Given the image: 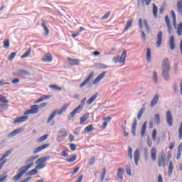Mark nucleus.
<instances>
[{"label": "nucleus", "mask_w": 182, "mask_h": 182, "mask_svg": "<svg viewBox=\"0 0 182 182\" xmlns=\"http://www.w3.org/2000/svg\"><path fill=\"white\" fill-rule=\"evenodd\" d=\"M36 159H38V156H31L28 159H27L26 161V164H28V163H31V164L20 168V173H18V174H16L13 177L14 181L16 182L19 181L21 179V177H22V176L25 174L28 171V170L31 168V167H33V162L32 161H33V160H36Z\"/></svg>", "instance_id": "obj_1"}, {"label": "nucleus", "mask_w": 182, "mask_h": 182, "mask_svg": "<svg viewBox=\"0 0 182 182\" xmlns=\"http://www.w3.org/2000/svg\"><path fill=\"white\" fill-rule=\"evenodd\" d=\"M162 75L166 79V80H168V77H170V61L168 58H164L162 62Z\"/></svg>", "instance_id": "obj_2"}, {"label": "nucleus", "mask_w": 182, "mask_h": 182, "mask_svg": "<svg viewBox=\"0 0 182 182\" xmlns=\"http://www.w3.org/2000/svg\"><path fill=\"white\" fill-rule=\"evenodd\" d=\"M86 100L87 98L85 97L84 99H82L80 102V104L76 107L75 108L72 112H70L69 114V115L68 116V120H72V119H73V117H75V115L77 113H80V112H82V110H83V107L85 106V104L86 103Z\"/></svg>", "instance_id": "obj_3"}, {"label": "nucleus", "mask_w": 182, "mask_h": 182, "mask_svg": "<svg viewBox=\"0 0 182 182\" xmlns=\"http://www.w3.org/2000/svg\"><path fill=\"white\" fill-rule=\"evenodd\" d=\"M68 107H69V104H65L60 108V109L53 112L50 116L48 117L47 123H50V122L53 120L56 114H58V116H60V114H63V113H65V112L68 110Z\"/></svg>", "instance_id": "obj_4"}, {"label": "nucleus", "mask_w": 182, "mask_h": 182, "mask_svg": "<svg viewBox=\"0 0 182 182\" xmlns=\"http://www.w3.org/2000/svg\"><path fill=\"white\" fill-rule=\"evenodd\" d=\"M50 156H49L39 158L36 161V168H38V170H42V168H45V167H46V161H48V160H50Z\"/></svg>", "instance_id": "obj_5"}, {"label": "nucleus", "mask_w": 182, "mask_h": 182, "mask_svg": "<svg viewBox=\"0 0 182 182\" xmlns=\"http://www.w3.org/2000/svg\"><path fill=\"white\" fill-rule=\"evenodd\" d=\"M127 57V52L124 50L121 55V56H117L113 58L114 63H121L123 66L126 63V58Z\"/></svg>", "instance_id": "obj_6"}, {"label": "nucleus", "mask_w": 182, "mask_h": 182, "mask_svg": "<svg viewBox=\"0 0 182 182\" xmlns=\"http://www.w3.org/2000/svg\"><path fill=\"white\" fill-rule=\"evenodd\" d=\"M39 112L38 105H31V109H28L23 112L24 116H28V114H36Z\"/></svg>", "instance_id": "obj_7"}, {"label": "nucleus", "mask_w": 182, "mask_h": 182, "mask_svg": "<svg viewBox=\"0 0 182 182\" xmlns=\"http://www.w3.org/2000/svg\"><path fill=\"white\" fill-rule=\"evenodd\" d=\"M93 76H95V72L92 71L88 77L80 85V87H83L86 86L87 83H89L92 79H93Z\"/></svg>", "instance_id": "obj_8"}, {"label": "nucleus", "mask_w": 182, "mask_h": 182, "mask_svg": "<svg viewBox=\"0 0 182 182\" xmlns=\"http://www.w3.org/2000/svg\"><path fill=\"white\" fill-rule=\"evenodd\" d=\"M158 166L159 167H166V156L161 155L158 158Z\"/></svg>", "instance_id": "obj_9"}, {"label": "nucleus", "mask_w": 182, "mask_h": 182, "mask_svg": "<svg viewBox=\"0 0 182 182\" xmlns=\"http://www.w3.org/2000/svg\"><path fill=\"white\" fill-rule=\"evenodd\" d=\"M163 42V32L159 31L156 36V46L157 48H160L161 46V43Z\"/></svg>", "instance_id": "obj_10"}, {"label": "nucleus", "mask_w": 182, "mask_h": 182, "mask_svg": "<svg viewBox=\"0 0 182 182\" xmlns=\"http://www.w3.org/2000/svg\"><path fill=\"white\" fill-rule=\"evenodd\" d=\"M166 122L170 127L173 126V115H171V111L170 110L166 112Z\"/></svg>", "instance_id": "obj_11"}, {"label": "nucleus", "mask_w": 182, "mask_h": 182, "mask_svg": "<svg viewBox=\"0 0 182 182\" xmlns=\"http://www.w3.org/2000/svg\"><path fill=\"white\" fill-rule=\"evenodd\" d=\"M29 119V117L28 116H21L19 117H17L14 122V124H16L18 123H23V122H26Z\"/></svg>", "instance_id": "obj_12"}, {"label": "nucleus", "mask_w": 182, "mask_h": 182, "mask_svg": "<svg viewBox=\"0 0 182 182\" xmlns=\"http://www.w3.org/2000/svg\"><path fill=\"white\" fill-rule=\"evenodd\" d=\"M50 145L49 144H45L41 145V146H38L37 148H36L33 153V154H36L37 153H39V151H42V150H45V149H48V147H49Z\"/></svg>", "instance_id": "obj_13"}, {"label": "nucleus", "mask_w": 182, "mask_h": 182, "mask_svg": "<svg viewBox=\"0 0 182 182\" xmlns=\"http://www.w3.org/2000/svg\"><path fill=\"white\" fill-rule=\"evenodd\" d=\"M52 55L50 53H47L42 58L43 62H46V63H49L52 62Z\"/></svg>", "instance_id": "obj_14"}, {"label": "nucleus", "mask_w": 182, "mask_h": 182, "mask_svg": "<svg viewBox=\"0 0 182 182\" xmlns=\"http://www.w3.org/2000/svg\"><path fill=\"white\" fill-rule=\"evenodd\" d=\"M134 157L136 166H139V160H140V151H139V149H136L134 152Z\"/></svg>", "instance_id": "obj_15"}, {"label": "nucleus", "mask_w": 182, "mask_h": 182, "mask_svg": "<svg viewBox=\"0 0 182 182\" xmlns=\"http://www.w3.org/2000/svg\"><path fill=\"white\" fill-rule=\"evenodd\" d=\"M151 159L152 161L157 160V149L155 147L151 149Z\"/></svg>", "instance_id": "obj_16"}, {"label": "nucleus", "mask_w": 182, "mask_h": 182, "mask_svg": "<svg viewBox=\"0 0 182 182\" xmlns=\"http://www.w3.org/2000/svg\"><path fill=\"white\" fill-rule=\"evenodd\" d=\"M106 76V72H103L101 74H100L96 79L93 81V85H97Z\"/></svg>", "instance_id": "obj_17"}, {"label": "nucleus", "mask_w": 182, "mask_h": 182, "mask_svg": "<svg viewBox=\"0 0 182 182\" xmlns=\"http://www.w3.org/2000/svg\"><path fill=\"white\" fill-rule=\"evenodd\" d=\"M23 132V129L22 128H18L13 132H11L10 134H8V137H14V136H16V134H19V133H22Z\"/></svg>", "instance_id": "obj_18"}, {"label": "nucleus", "mask_w": 182, "mask_h": 182, "mask_svg": "<svg viewBox=\"0 0 182 182\" xmlns=\"http://www.w3.org/2000/svg\"><path fill=\"white\" fill-rule=\"evenodd\" d=\"M159 99H160V95H155L153 100L151 102L150 106L151 107H154L157 103H159Z\"/></svg>", "instance_id": "obj_19"}, {"label": "nucleus", "mask_w": 182, "mask_h": 182, "mask_svg": "<svg viewBox=\"0 0 182 182\" xmlns=\"http://www.w3.org/2000/svg\"><path fill=\"white\" fill-rule=\"evenodd\" d=\"M132 26H133V18H131L127 21L125 28L123 31V33H124V32H127V31L129 30L130 28H132Z\"/></svg>", "instance_id": "obj_20"}, {"label": "nucleus", "mask_w": 182, "mask_h": 182, "mask_svg": "<svg viewBox=\"0 0 182 182\" xmlns=\"http://www.w3.org/2000/svg\"><path fill=\"white\" fill-rule=\"evenodd\" d=\"M68 60L69 62V64L71 65V66L80 65V60L77 59H72L70 58H68Z\"/></svg>", "instance_id": "obj_21"}, {"label": "nucleus", "mask_w": 182, "mask_h": 182, "mask_svg": "<svg viewBox=\"0 0 182 182\" xmlns=\"http://www.w3.org/2000/svg\"><path fill=\"white\" fill-rule=\"evenodd\" d=\"M165 22L168 28V32L169 35H171V26L170 24V18H168V16H165Z\"/></svg>", "instance_id": "obj_22"}, {"label": "nucleus", "mask_w": 182, "mask_h": 182, "mask_svg": "<svg viewBox=\"0 0 182 182\" xmlns=\"http://www.w3.org/2000/svg\"><path fill=\"white\" fill-rule=\"evenodd\" d=\"M50 95H43L42 97L34 102V105H38V103H41V102H43V100H48V99H50Z\"/></svg>", "instance_id": "obj_23"}, {"label": "nucleus", "mask_w": 182, "mask_h": 182, "mask_svg": "<svg viewBox=\"0 0 182 182\" xmlns=\"http://www.w3.org/2000/svg\"><path fill=\"white\" fill-rule=\"evenodd\" d=\"M176 9L179 15H182V0H178L176 4Z\"/></svg>", "instance_id": "obj_24"}, {"label": "nucleus", "mask_w": 182, "mask_h": 182, "mask_svg": "<svg viewBox=\"0 0 182 182\" xmlns=\"http://www.w3.org/2000/svg\"><path fill=\"white\" fill-rule=\"evenodd\" d=\"M169 46L171 50H174L176 48V44L174 43V36H171L169 39Z\"/></svg>", "instance_id": "obj_25"}, {"label": "nucleus", "mask_w": 182, "mask_h": 182, "mask_svg": "<svg viewBox=\"0 0 182 182\" xmlns=\"http://www.w3.org/2000/svg\"><path fill=\"white\" fill-rule=\"evenodd\" d=\"M41 26L43 28L45 31V36H48L49 35V28L46 26V21L45 20L42 21Z\"/></svg>", "instance_id": "obj_26"}, {"label": "nucleus", "mask_w": 182, "mask_h": 182, "mask_svg": "<svg viewBox=\"0 0 182 182\" xmlns=\"http://www.w3.org/2000/svg\"><path fill=\"white\" fill-rule=\"evenodd\" d=\"M146 129H147V121H145L142 125L141 131V136L144 137L146 136Z\"/></svg>", "instance_id": "obj_27"}, {"label": "nucleus", "mask_w": 182, "mask_h": 182, "mask_svg": "<svg viewBox=\"0 0 182 182\" xmlns=\"http://www.w3.org/2000/svg\"><path fill=\"white\" fill-rule=\"evenodd\" d=\"M17 75L20 76H29L31 74L26 70H18Z\"/></svg>", "instance_id": "obj_28"}, {"label": "nucleus", "mask_w": 182, "mask_h": 182, "mask_svg": "<svg viewBox=\"0 0 182 182\" xmlns=\"http://www.w3.org/2000/svg\"><path fill=\"white\" fill-rule=\"evenodd\" d=\"M137 126V119H134L133 120L132 127V133L133 136H136V127Z\"/></svg>", "instance_id": "obj_29"}, {"label": "nucleus", "mask_w": 182, "mask_h": 182, "mask_svg": "<svg viewBox=\"0 0 182 182\" xmlns=\"http://www.w3.org/2000/svg\"><path fill=\"white\" fill-rule=\"evenodd\" d=\"M123 171H124V169L123 168H118V171H117V177L119 178V180L123 181Z\"/></svg>", "instance_id": "obj_30"}, {"label": "nucleus", "mask_w": 182, "mask_h": 182, "mask_svg": "<svg viewBox=\"0 0 182 182\" xmlns=\"http://www.w3.org/2000/svg\"><path fill=\"white\" fill-rule=\"evenodd\" d=\"M97 94H95L91 97L87 101V105H92L93 102H95L97 99Z\"/></svg>", "instance_id": "obj_31"}, {"label": "nucleus", "mask_w": 182, "mask_h": 182, "mask_svg": "<svg viewBox=\"0 0 182 182\" xmlns=\"http://www.w3.org/2000/svg\"><path fill=\"white\" fill-rule=\"evenodd\" d=\"M95 128L93 127V124H90L87 126L85 129H84V132L85 133H91V132H93V129Z\"/></svg>", "instance_id": "obj_32"}, {"label": "nucleus", "mask_w": 182, "mask_h": 182, "mask_svg": "<svg viewBox=\"0 0 182 182\" xmlns=\"http://www.w3.org/2000/svg\"><path fill=\"white\" fill-rule=\"evenodd\" d=\"M89 119V114H85L82 117H80V124H83L86 120Z\"/></svg>", "instance_id": "obj_33"}, {"label": "nucleus", "mask_w": 182, "mask_h": 182, "mask_svg": "<svg viewBox=\"0 0 182 182\" xmlns=\"http://www.w3.org/2000/svg\"><path fill=\"white\" fill-rule=\"evenodd\" d=\"M152 6H153V9H152L153 15L154 18H157V13L159 12V9L157 8V6H156V4H152Z\"/></svg>", "instance_id": "obj_34"}, {"label": "nucleus", "mask_w": 182, "mask_h": 182, "mask_svg": "<svg viewBox=\"0 0 182 182\" xmlns=\"http://www.w3.org/2000/svg\"><path fill=\"white\" fill-rule=\"evenodd\" d=\"M6 110H8V103L0 104V113H2V112H5Z\"/></svg>", "instance_id": "obj_35"}, {"label": "nucleus", "mask_w": 182, "mask_h": 182, "mask_svg": "<svg viewBox=\"0 0 182 182\" xmlns=\"http://www.w3.org/2000/svg\"><path fill=\"white\" fill-rule=\"evenodd\" d=\"M58 134H60V137H66V136H68V132L65 129H60Z\"/></svg>", "instance_id": "obj_36"}, {"label": "nucleus", "mask_w": 182, "mask_h": 182, "mask_svg": "<svg viewBox=\"0 0 182 182\" xmlns=\"http://www.w3.org/2000/svg\"><path fill=\"white\" fill-rule=\"evenodd\" d=\"M77 159V155L74 154L70 158L66 159L67 163H73Z\"/></svg>", "instance_id": "obj_37"}, {"label": "nucleus", "mask_w": 182, "mask_h": 182, "mask_svg": "<svg viewBox=\"0 0 182 182\" xmlns=\"http://www.w3.org/2000/svg\"><path fill=\"white\" fill-rule=\"evenodd\" d=\"M146 60L147 62H150V60H151V50L150 48L146 49Z\"/></svg>", "instance_id": "obj_38"}, {"label": "nucleus", "mask_w": 182, "mask_h": 182, "mask_svg": "<svg viewBox=\"0 0 182 182\" xmlns=\"http://www.w3.org/2000/svg\"><path fill=\"white\" fill-rule=\"evenodd\" d=\"M145 111H146V108H144V107H142L140 109V110L137 114L138 120H140V119H141V116H143V113H144Z\"/></svg>", "instance_id": "obj_39"}, {"label": "nucleus", "mask_w": 182, "mask_h": 182, "mask_svg": "<svg viewBox=\"0 0 182 182\" xmlns=\"http://www.w3.org/2000/svg\"><path fill=\"white\" fill-rule=\"evenodd\" d=\"M11 153H12V149H9V151H7L5 154L2 155V157L0 159V161H4V159H6V157H8V156H9Z\"/></svg>", "instance_id": "obj_40"}, {"label": "nucleus", "mask_w": 182, "mask_h": 182, "mask_svg": "<svg viewBox=\"0 0 182 182\" xmlns=\"http://www.w3.org/2000/svg\"><path fill=\"white\" fill-rule=\"evenodd\" d=\"M38 174V168L36 167L27 173V176H35Z\"/></svg>", "instance_id": "obj_41"}, {"label": "nucleus", "mask_w": 182, "mask_h": 182, "mask_svg": "<svg viewBox=\"0 0 182 182\" xmlns=\"http://www.w3.org/2000/svg\"><path fill=\"white\" fill-rule=\"evenodd\" d=\"M17 53H18L17 52L11 53L8 58V60H9L10 62H12L14 59H15V56H16Z\"/></svg>", "instance_id": "obj_42"}, {"label": "nucleus", "mask_w": 182, "mask_h": 182, "mask_svg": "<svg viewBox=\"0 0 182 182\" xmlns=\"http://www.w3.org/2000/svg\"><path fill=\"white\" fill-rule=\"evenodd\" d=\"M177 33L178 36H181L182 35V23H180L177 28Z\"/></svg>", "instance_id": "obj_43"}, {"label": "nucleus", "mask_w": 182, "mask_h": 182, "mask_svg": "<svg viewBox=\"0 0 182 182\" xmlns=\"http://www.w3.org/2000/svg\"><path fill=\"white\" fill-rule=\"evenodd\" d=\"M154 122L156 124H160V114H156L154 116Z\"/></svg>", "instance_id": "obj_44"}, {"label": "nucleus", "mask_w": 182, "mask_h": 182, "mask_svg": "<svg viewBox=\"0 0 182 182\" xmlns=\"http://www.w3.org/2000/svg\"><path fill=\"white\" fill-rule=\"evenodd\" d=\"M46 139H48V134H46V135H43V136H41L37 140V143H43V141H45V140H46Z\"/></svg>", "instance_id": "obj_45"}, {"label": "nucleus", "mask_w": 182, "mask_h": 182, "mask_svg": "<svg viewBox=\"0 0 182 182\" xmlns=\"http://www.w3.org/2000/svg\"><path fill=\"white\" fill-rule=\"evenodd\" d=\"M49 88L50 89H54V90H58V91L62 90V87H60L59 86L55 85H49Z\"/></svg>", "instance_id": "obj_46"}, {"label": "nucleus", "mask_w": 182, "mask_h": 182, "mask_svg": "<svg viewBox=\"0 0 182 182\" xmlns=\"http://www.w3.org/2000/svg\"><path fill=\"white\" fill-rule=\"evenodd\" d=\"M171 16H172L173 25H176V12H174V11L172 10V11H171Z\"/></svg>", "instance_id": "obj_47"}, {"label": "nucleus", "mask_w": 182, "mask_h": 182, "mask_svg": "<svg viewBox=\"0 0 182 182\" xmlns=\"http://www.w3.org/2000/svg\"><path fill=\"white\" fill-rule=\"evenodd\" d=\"M110 11H108L106 14H105L102 17H101V21H106L109 19V16H110Z\"/></svg>", "instance_id": "obj_48"}, {"label": "nucleus", "mask_w": 182, "mask_h": 182, "mask_svg": "<svg viewBox=\"0 0 182 182\" xmlns=\"http://www.w3.org/2000/svg\"><path fill=\"white\" fill-rule=\"evenodd\" d=\"M144 25L146 28V32H147V33H150V27H149L146 20H144Z\"/></svg>", "instance_id": "obj_49"}, {"label": "nucleus", "mask_w": 182, "mask_h": 182, "mask_svg": "<svg viewBox=\"0 0 182 182\" xmlns=\"http://www.w3.org/2000/svg\"><path fill=\"white\" fill-rule=\"evenodd\" d=\"M151 137L152 140L156 141V139L157 138V130L153 129Z\"/></svg>", "instance_id": "obj_50"}, {"label": "nucleus", "mask_w": 182, "mask_h": 182, "mask_svg": "<svg viewBox=\"0 0 182 182\" xmlns=\"http://www.w3.org/2000/svg\"><path fill=\"white\" fill-rule=\"evenodd\" d=\"M29 55H31V48H28V50L23 55L21 56V58L23 59L24 58H28Z\"/></svg>", "instance_id": "obj_51"}, {"label": "nucleus", "mask_w": 182, "mask_h": 182, "mask_svg": "<svg viewBox=\"0 0 182 182\" xmlns=\"http://www.w3.org/2000/svg\"><path fill=\"white\" fill-rule=\"evenodd\" d=\"M105 177H106V168L102 169V173L101 175V182L105 181Z\"/></svg>", "instance_id": "obj_52"}, {"label": "nucleus", "mask_w": 182, "mask_h": 182, "mask_svg": "<svg viewBox=\"0 0 182 182\" xmlns=\"http://www.w3.org/2000/svg\"><path fill=\"white\" fill-rule=\"evenodd\" d=\"M0 102L2 103H8V99H6V97H4L3 95H0Z\"/></svg>", "instance_id": "obj_53"}, {"label": "nucleus", "mask_w": 182, "mask_h": 182, "mask_svg": "<svg viewBox=\"0 0 182 182\" xmlns=\"http://www.w3.org/2000/svg\"><path fill=\"white\" fill-rule=\"evenodd\" d=\"M178 134L179 140H182V122L181 123L179 127Z\"/></svg>", "instance_id": "obj_54"}, {"label": "nucleus", "mask_w": 182, "mask_h": 182, "mask_svg": "<svg viewBox=\"0 0 182 182\" xmlns=\"http://www.w3.org/2000/svg\"><path fill=\"white\" fill-rule=\"evenodd\" d=\"M168 173V174H171V173H173V162L172 161L169 162Z\"/></svg>", "instance_id": "obj_55"}, {"label": "nucleus", "mask_w": 182, "mask_h": 182, "mask_svg": "<svg viewBox=\"0 0 182 182\" xmlns=\"http://www.w3.org/2000/svg\"><path fill=\"white\" fill-rule=\"evenodd\" d=\"M128 155L129 159H133V149L130 146L128 148Z\"/></svg>", "instance_id": "obj_56"}, {"label": "nucleus", "mask_w": 182, "mask_h": 182, "mask_svg": "<svg viewBox=\"0 0 182 182\" xmlns=\"http://www.w3.org/2000/svg\"><path fill=\"white\" fill-rule=\"evenodd\" d=\"M3 43L4 48H5V49H8V48H9V40H4Z\"/></svg>", "instance_id": "obj_57"}, {"label": "nucleus", "mask_w": 182, "mask_h": 182, "mask_svg": "<svg viewBox=\"0 0 182 182\" xmlns=\"http://www.w3.org/2000/svg\"><path fill=\"white\" fill-rule=\"evenodd\" d=\"M142 5H150L151 4V0H141Z\"/></svg>", "instance_id": "obj_58"}, {"label": "nucleus", "mask_w": 182, "mask_h": 182, "mask_svg": "<svg viewBox=\"0 0 182 182\" xmlns=\"http://www.w3.org/2000/svg\"><path fill=\"white\" fill-rule=\"evenodd\" d=\"M153 80H154V83H157V82H158V80H157V72H156V71H154L153 73Z\"/></svg>", "instance_id": "obj_59"}, {"label": "nucleus", "mask_w": 182, "mask_h": 182, "mask_svg": "<svg viewBox=\"0 0 182 182\" xmlns=\"http://www.w3.org/2000/svg\"><path fill=\"white\" fill-rule=\"evenodd\" d=\"M95 157H92L89 161V166H93L95 164Z\"/></svg>", "instance_id": "obj_60"}, {"label": "nucleus", "mask_w": 182, "mask_h": 182, "mask_svg": "<svg viewBox=\"0 0 182 182\" xmlns=\"http://www.w3.org/2000/svg\"><path fill=\"white\" fill-rule=\"evenodd\" d=\"M146 143L149 147H151V146H153V142L151 141V139L150 138H147Z\"/></svg>", "instance_id": "obj_61"}, {"label": "nucleus", "mask_w": 182, "mask_h": 182, "mask_svg": "<svg viewBox=\"0 0 182 182\" xmlns=\"http://www.w3.org/2000/svg\"><path fill=\"white\" fill-rule=\"evenodd\" d=\"M7 160L4 159L0 163V170H2V168L4 166H5V164L6 163Z\"/></svg>", "instance_id": "obj_62"}, {"label": "nucleus", "mask_w": 182, "mask_h": 182, "mask_svg": "<svg viewBox=\"0 0 182 182\" xmlns=\"http://www.w3.org/2000/svg\"><path fill=\"white\" fill-rule=\"evenodd\" d=\"M7 160L4 159L0 163V170H2V168L4 166H5V164L6 163Z\"/></svg>", "instance_id": "obj_63"}, {"label": "nucleus", "mask_w": 182, "mask_h": 182, "mask_svg": "<svg viewBox=\"0 0 182 182\" xmlns=\"http://www.w3.org/2000/svg\"><path fill=\"white\" fill-rule=\"evenodd\" d=\"M6 178H8V176L7 175H5L4 176H0V182L5 181V180H6Z\"/></svg>", "instance_id": "obj_64"}]
</instances>
